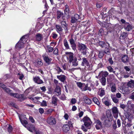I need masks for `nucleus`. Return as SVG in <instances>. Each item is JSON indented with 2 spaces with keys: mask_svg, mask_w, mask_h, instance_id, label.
<instances>
[{
  "mask_svg": "<svg viewBox=\"0 0 134 134\" xmlns=\"http://www.w3.org/2000/svg\"><path fill=\"white\" fill-rule=\"evenodd\" d=\"M78 50L83 55H86L88 49L86 46L82 43H79L77 45Z\"/></svg>",
  "mask_w": 134,
  "mask_h": 134,
  "instance_id": "f257e3e1",
  "label": "nucleus"
},
{
  "mask_svg": "<svg viewBox=\"0 0 134 134\" xmlns=\"http://www.w3.org/2000/svg\"><path fill=\"white\" fill-rule=\"evenodd\" d=\"M26 39L25 38V36H23L20 39V41L16 44L15 47L16 48L20 49L24 47V44L26 42Z\"/></svg>",
  "mask_w": 134,
  "mask_h": 134,
  "instance_id": "f03ea898",
  "label": "nucleus"
},
{
  "mask_svg": "<svg viewBox=\"0 0 134 134\" xmlns=\"http://www.w3.org/2000/svg\"><path fill=\"white\" fill-rule=\"evenodd\" d=\"M101 119L103 121L104 124L105 126L107 127H109L111 125V121L109 119H108L105 116H103L101 118Z\"/></svg>",
  "mask_w": 134,
  "mask_h": 134,
  "instance_id": "7ed1b4c3",
  "label": "nucleus"
},
{
  "mask_svg": "<svg viewBox=\"0 0 134 134\" xmlns=\"http://www.w3.org/2000/svg\"><path fill=\"white\" fill-rule=\"evenodd\" d=\"M82 121L84 122V125L88 127L91 125L92 122L90 119L88 117H85L82 119Z\"/></svg>",
  "mask_w": 134,
  "mask_h": 134,
  "instance_id": "20e7f679",
  "label": "nucleus"
},
{
  "mask_svg": "<svg viewBox=\"0 0 134 134\" xmlns=\"http://www.w3.org/2000/svg\"><path fill=\"white\" fill-rule=\"evenodd\" d=\"M68 60L69 61L70 63L72 62L74 60V54L71 52H66L65 53Z\"/></svg>",
  "mask_w": 134,
  "mask_h": 134,
  "instance_id": "39448f33",
  "label": "nucleus"
},
{
  "mask_svg": "<svg viewBox=\"0 0 134 134\" xmlns=\"http://www.w3.org/2000/svg\"><path fill=\"white\" fill-rule=\"evenodd\" d=\"M82 62L81 65L82 66H85L88 68L90 67V64L87 59L85 57L82 58Z\"/></svg>",
  "mask_w": 134,
  "mask_h": 134,
  "instance_id": "423d86ee",
  "label": "nucleus"
},
{
  "mask_svg": "<svg viewBox=\"0 0 134 134\" xmlns=\"http://www.w3.org/2000/svg\"><path fill=\"white\" fill-rule=\"evenodd\" d=\"M111 110L114 117L115 118H117L118 116L119 112L118 108L117 107H114L112 108Z\"/></svg>",
  "mask_w": 134,
  "mask_h": 134,
  "instance_id": "0eeeda50",
  "label": "nucleus"
},
{
  "mask_svg": "<svg viewBox=\"0 0 134 134\" xmlns=\"http://www.w3.org/2000/svg\"><path fill=\"white\" fill-rule=\"evenodd\" d=\"M44 60L48 64H49L52 60V59L49 57L46 53L43 54L42 56Z\"/></svg>",
  "mask_w": 134,
  "mask_h": 134,
  "instance_id": "6e6552de",
  "label": "nucleus"
},
{
  "mask_svg": "<svg viewBox=\"0 0 134 134\" xmlns=\"http://www.w3.org/2000/svg\"><path fill=\"white\" fill-rule=\"evenodd\" d=\"M47 122L50 125L55 124L56 123L55 119L53 117L50 116L48 118Z\"/></svg>",
  "mask_w": 134,
  "mask_h": 134,
  "instance_id": "1a4fd4ad",
  "label": "nucleus"
},
{
  "mask_svg": "<svg viewBox=\"0 0 134 134\" xmlns=\"http://www.w3.org/2000/svg\"><path fill=\"white\" fill-rule=\"evenodd\" d=\"M69 41L72 49L74 50H75L76 49V44L75 43V41L72 38L70 39Z\"/></svg>",
  "mask_w": 134,
  "mask_h": 134,
  "instance_id": "9d476101",
  "label": "nucleus"
},
{
  "mask_svg": "<svg viewBox=\"0 0 134 134\" xmlns=\"http://www.w3.org/2000/svg\"><path fill=\"white\" fill-rule=\"evenodd\" d=\"M33 80L35 83L38 84H40L43 83V81L40 79V78L38 76H36L33 77Z\"/></svg>",
  "mask_w": 134,
  "mask_h": 134,
  "instance_id": "9b49d317",
  "label": "nucleus"
},
{
  "mask_svg": "<svg viewBox=\"0 0 134 134\" xmlns=\"http://www.w3.org/2000/svg\"><path fill=\"white\" fill-rule=\"evenodd\" d=\"M54 43V42H52L49 45H47L46 46V49L47 52L51 53L54 50L53 48V47H52L51 46H52V44Z\"/></svg>",
  "mask_w": 134,
  "mask_h": 134,
  "instance_id": "f8f14e48",
  "label": "nucleus"
},
{
  "mask_svg": "<svg viewBox=\"0 0 134 134\" xmlns=\"http://www.w3.org/2000/svg\"><path fill=\"white\" fill-rule=\"evenodd\" d=\"M124 27L125 30L127 31H130L133 28L132 26L127 22L125 23Z\"/></svg>",
  "mask_w": 134,
  "mask_h": 134,
  "instance_id": "ddd939ff",
  "label": "nucleus"
},
{
  "mask_svg": "<svg viewBox=\"0 0 134 134\" xmlns=\"http://www.w3.org/2000/svg\"><path fill=\"white\" fill-rule=\"evenodd\" d=\"M110 87L111 88V91L113 92H115L116 90V85L113 83H111L110 84Z\"/></svg>",
  "mask_w": 134,
  "mask_h": 134,
  "instance_id": "4468645a",
  "label": "nucleus"
},
{
  "mask_svg": "<svg viewBox=\"0 0 134 134\" xmlns=\"http://www.w3.org/2000/svg\"><path fill=\"white\" fill-rule=\"evenodd\" d=\"M54 92L57 96L60 95L61 94V88L59 86H57L55 89Z\"/></svg>",
  "mask_w": 134,
  "mask_h": 134,
  "instance_id": "2eb2a0df",
  "label": "nucleus"
},
{
  "mask_svg": "<svg viewBox=\"0 0 134 134\" xmlns=\"http://www.w3.org/2000/svg\"><path fill=\"white\" fill-rule=\"evenodd\" d=\"M34 65L37 67H39L42 66L43 65V63L40 59L37 60L34 62Z\"/></svg>",
  "mask_w": 134,
  "mask_h": 134,
  "instance_id": "dca6fc26",
  "label": "nucleus"
},
{
  "mask_svg": "<svg viewBox=\"0 0 134 134\" xmlns=\"http://www.w3.org/2000/svg\"><path fill=\"white\" fill-rule=\"evenodd\" d=\"M96 127L97 129L99 130L102 128V125L101 122L99 120H97L96 121Z\"/></svg>",
  "mask_w": 134,
  "mask_h": 134,
  "instance_id": "f3484780",
  "label": "nucleus"
},
{
  "mask_svg": "<svg viewBox=\"0 0 134 134\" xmlns=\"http://www.w3.org/2000/svg\"><path fill=\"white\" fill-rule=\"evenodd\" d=\"M81 89L82 91H85L87 90H89L90 91L91 90V88L90 87H88V84H85V83H83V86L82 88H81Z\"/></svg>",
  "mask_w": 134,
  "mask_h": 134,
  "instance_id": "a211bd4d",
  "label": "nucleus"
},
{
  "mask_svg": "<svg viewBox=\"0 0 134 134\" xmlns=\"http://www.w3.org/2000/svg\"><path fill=\"white\" fill-rule=\"evenodd\" d=\"M57 77L61 81L64 82L66 79V77L64 75H57Z\"/></svg>",
  "mask_w": 134,
  "mask_h": 134,
  "instance_id": "6ab92c4d",
  "label": "nucleus"
},
{
  "mask_svg": "<svg viewBox=\"0 0 134 134\" xmlns=\"http://www.w3.org/2000/svg\"><path fill=\"white\" fill-rule=\"evenodd\" d=\"M63 44L66 49H70L69 45L66 38L63 41Z\"/></svg>",
  "mask_w": 134,
  "mask_h": 134,
  "instance_id": "aec40b11",
  "label": "nucleus"
},
{
  "mask_svg": "<svg viewBox=\"0 0 134 134\" xmlns=\"http://www.w3.org/2000/svg\"><path fill=\"white\" fill-rule=\"evenodd\" d=\"M122 61L124 63H126L129 61V58L128 56L126 55H124L121 59Z\"/></svg>",
  "mask_w": 134,
  "mask_h": 134,
  "instance_id": "412c9836",
  "label": "nucleus"
},
{
  "mask_svg": "<svg viewBox=\"0 0 134 134\" xmlns=\"http://www.w3.org/2000/svg\"><path fill=\"white\" fill-rule=\"evenodd\" d=\"M56 29V31L58 33L62 32L63 29L60 25H56L55 26Z\"/></svg>",
  "mask_w": 134,
  "mask_h": 134,
  "instance_id": "4be33fe9",
  "label": "nucleus"
},
{
  "mask_svg": "<svg viewBox=\"0 0 134 134\" xmlns=\"http://www.w3.org/2000/svg\"><path fill=\"white\" fill-rule=\"evenodd\" d=\"M98 94L100 96L102 97L105 94V91L103 88H100L99 89Z\"/></svg>",
  "mask_w": 134,
  "mask_h": 134,
  "instance_id": "5701e85b",
  "label": "nucleus"
},
{
  "mask_svg": "<svg viewBox=\"0 0 134 134\" xmlns=\"http://www.w3.org/2000/svg\"><path fill=\"white\" fill-rule=\"evenodd\" d=\"M127 85L130 88H133L134 87V81L131 80L130 81L128 82Z\"/></svg>",
  "mask_w": 134,
  "mask_h": 134,
  "instance_id": "b1692460",
  "label": "nucleus"
},
{
  "mask_svg": "<svg viewBox=\"0 0 134 134\" xmlns=\"http://www.w3.org/2000/svg\"><path fill=\"white\" fill-rule=\"evenodd\" d=\"M63 131L65 132H67L70 129V127L68 125H65L62 127Z\"/></svg>",
  "mask_w": 134,
  "mask_h": 134,
  "instance_id": "393cba45",
  "label": "nucleus"
},
{
  "mask_svg": "<svg viewBox=\"0 0 134 134\" xmlns=\"http://www.w3.org/2000/svg\"><path fill=\"white\" fill-rule=\"evenodd\" d=\"M104 55V51H98V57L101 59L102 58Z\"/></svg>",
  "mask_w": 134,
  "mask_h": 134,
  "instance_id": "a878e982",
  "label": "nucleus"
},
{
  "mask_svg": "<svg viewBox=\"0 0 134 134\" xmlns=\"http://www.w3.org/2000/svg\"><path fill=\"white\" fill-rule=\"evenodd\" d=\"M97 43L102 48H104L107 45L105 42L102 41H99Z\"/></svg>",
  "mask_w": 134,
  "mask_h": 134,
  "instance_id": "bb28decb",
  "label": "nucleus"
},
{
  "mask_svg": "<svg viewBox=\"0 0 134 134\" xmlns=\"http://www.w3.org/2000/svg\"><path fill=\"white\" fill-rule=\"evenodd\" d=\"M58 101V99L54 96H53L52 98V102L53 104L55 105H57V103Z\"/></svg>",
  "mask_w": 134,
  "mask_h": 134,
  "instance_id": "cd10ccee",
  "label": "nucleus"
},
{
  "mask_svg": "<svg viewBox=\"0 0 134 134\" xmlns=\"http://www.w3.org/2000/svg\"><path fill=\"white\" fill-rule=\"evenodd\" d=\"M77 58L76 57H74V60L71 62L73 66H76L78 65V63L77 62Z\"/></svg>",
  "mask_w": 134,
  "mask_h": 134,
  "instance_id": "c85d7f7f",
  "label": "nucleus"
},
{
  "mask_svg": "<svg viewBox=\"0 0 134 134\" xmlns=\"http://www.w3.org/2000/svg\"><path fill=\"white\" fill-rule=\"evenodd\" d=\"M102 77H105V78L108 75V72L107 71H102L100 73Z\"/></svg>",
  "mask_w": 134,
  "mask_h": 134,
  "instance_id": "c756f323",
  "label": "nucleus"
},
{
  "mask_svg": "<svg viewBox=\"0 0 134 134\" xmlns=\"http://www.w3.org/2000/svg\"><path fill=\"white\" fill-rule=\"evenodd\" d=\"M106 79L105 77H102L100 79V81L102 85L103 86H105L106 83Z\"/></svg>",
  "mask_w": 134,
  "mask_h": 134,
  "instance_id": "7c9ffc66",
  "label": "nucleus"
},
{
  "mask_svg": "<svg viewBox=\"0 0 134 134\" xmlns=\"http://www.w3.org/2000/svg\"><path fill=\"white\" fill-rule=\"evenodd\" d=\"M106 117L108 119H111L112 117V114L110 111H107L106 114Z\"/></svg>",
  "mask_w": 134,
  "mask_h": 134,
  "instance_id": "2f4dec72",
  "label": "nucleus"
},
{
  "mask_svg": "<svg viewBox=\"0 0 134 134\" xmlns=\"http://www.w3.org/2000/svg\"><path fill=\"white\" fill-rule=\"evenodd\" d=\"M127 34L126 33L124 32L120 36V38L121 39H125L127 36Z\"/></svg>",
  "mask_w": 134,
  "mask_h": 134,
  "instance_id": "473e14b6",
  "label": "nucleus"
},
{
  "mask_svg": "<svg viewBox=\"0 0 134 134\" xmlns=\"http://www.w3.org/2000/svg\"><path fill=\"white\" fill-rule=\"evenodd\" d=\"M21 123L25 127H27L26 126V125L28 123L27 121L25 120H20Z\"/></svg>",
  "mask_w": 134,
  "mask_h": 134,
  "instance_id": "72a5a7b5",
  "label": "nucleus"
},
{
  "mask_svg": "<svg viewBox=\"0 0 134 134\" xmlns=\"http://www.w3.org/2000/svg\"><path fill=\"white\" fill-rule=\"evenodd\" d=\"M84 101L86 103L88 104H90L91 103V100L88 98H86L85 99Z\"/></svg>",
  "mask_w": 134,
  "mask_h": 134,
  "instance_id": "f704fd0d",
  "label": "nucleus"
},
{
  "mask_svg": "<svg viewBox=\"0 0 134 134\" xmlns=\"http://www.w3.org/2000/svg\"><path fill=\"white\" fill-rule=\"evenodd\" d=\"M36 38L37 41H40L41 40V35L39 34H38L36 36Z\"/></svg>",
  "mask_w": 134,
  "mask_h": 134,
  "instance_id": "c9c22d12",
  "label": "nucleus"
},
{
  "mask_svg": "<svg viewBox=\"0 0 134 134\" xmlns=\"http://www.w3.org/2000/svg\"><path fill=\"white\" fill-rule=\"evenodd\" d=\"M60 23L63 28H67V25L66 23V22L65 21H63Z\"/></svg>",
  "mask_w": 134,
  "mask_h": 134,
  "instance_id": "e433bc0d",
  "label": "nucleus"
},
{
  "mask_svg": "<svg viewBox=\"0 0 134 134\" xmlns=\"http://www.w3.org/2000/svg\"><path fill=\"white\" fill-rule=\"evenodd\" d=\"M93 100L94 102L98 105H99V102L97 98L96 97H94L93 98Z\"/></svg>",
  "mask_w": 134,
  "mask_h": 134,
  "instance_id": "4c0bfd02",
  "label": "nucleus"
},
{
  "mask_svg": "<svg viewBox=\"0 0 134 134\" xmlns=\"http://www.w3.org/2000/svg\"><path fill=\"white\" fill-rule=\"evenodd\" d=\"M19 117L20 120H23V119L25 120V119H26V115L25 114H22L20 115H19Z\"/></svg>",
  "mask_w": 134,
  "mask_h": 134,
  "instance_id": "58836bf2",
  "label": "nucleus"
},
{
  "mask_svg": "<svg viewBox=\"0 0 134 134\" xmlns=\"http://www.w3.org/2000/svg\"><path fill=\"white\" fill-rule=\"evenodd\" d=\"M77 21H80L79 20L81 18L79 15L77 14H75L74 16H73Z\"/></svg>",
  "mask_w": 134,
  "mask_h": 134,
  "instance_id": "ea45409f",
  "label": "nucleus"
},
{
  "mask_svg": "<svg viewBox=\"0 0 134 134\" xmlns=\"http://www.w3.org/2000/svg\"><path fill=\"white\" fill-rule=\"evenodd\" d=\"M54 69L57 71V73L58 74L62 71V69L59 66H57Z\"/></svg>",
  "mask_w": 134,
  "mask_h": 134,
  "instance_id": "a19ab883",
  "label": "nucleus"
},
{
  "mask_svg": "<svg viewBox=\"0 0 134 134\" xmlns=\"http://www.w3.org/2000/svg\"><path fill=\"white\" fill-rule=\"evenodd\" d=\"M10 95L12 96H13L14 97L17 98L18 95V93H13L12 92L10 93Z\"/></svg>",
  "mask_w": 134,
  "mask_h": 134,
  "instance_id": "79ce46f5",
  "label": "nucleus"
},
{
  "mask_svg": "<svg viewBox=\"0 0 134 134\" xmlns=\"http://www.w3.org/2000/svg\"><path fill=\"white\" fill-rule=\"evenodd\" d=\"M77 21L75 18L72 16L71 17V22L72 23H76Z\"/></svg>",
  "mask_w": 134,
  "mask_h": 134,
  "instance_id": "37998d69",
  "label": "nucleus"
},
{
  "mask_svg": "<svg viewBox=\"0 0 134 134\" xmlns=\"http://www.w3.org/2000/svg\"><path fill=\"white\" fill-rule=\"evenodd\" d=\"M26 128L29 131L31 132H32L35 131V127L34 126H32L31 127V126H30V127Z\"/></svg>",
  "mask_w": 134,
  "mask_h": 134,
  "instance_id": "c03bdc74",
  "label": "nucleus"
},
{
  "mask_svg": "<svg viewBox=\"0 0 134 134\" xmlns=\"http://www.w3.org/2000/svg\"><path fill=\"white\" fill-rule=\"evenodd\" d=\"M47 105V102L46 101L43 100L42 102L41 103V105L43 107H46Z\"/></svg>",
  "mask_w": 134,
  "mask_h": 134,
  "instance_id": "a18cd8bd",
  "label": "nucleus"
},
{
  "mask_svg": "<svg viewBox=\"0 0 134 134\" xmlns=\"http://www.w3.org/2000/svg\"><path fill=\"white\" fill-rule=\"evenodd\" d=\"M7 129L8 132L9 133L11 132L13 130L12 127L11 125H9Z\"/></svg>",
  "mask_w": 134,
  "mask_h": 134,
  "instance_id": "49530a36",
  "label": "nucleus"
},
{
  "mask_svg": "<svg viewBox=\"0 0 134 134\" xmlns=\"http://www.w3.org/2000/svg\"><path fill=\"white\" fill-rule=\"evenodd\" d=\"M18 97H17V98L18 99H24L25 98L24 97V95L23 94H19L18 93Z\"/></svg>",
  "mask_w": 134,
  "mask_h": 134,
  "instance_id": "de8ad7c7",
  "label": "nucleus"
},
{
  "mask_svg": "<svg viewBox=\"0 0 134 134\" xmlns=\"http://www.w3.org/2000/svg\"><path fill=\"white\" fill-rule=\"evenodd\" d=\"M104 104L105 105L107 106H109V105H111V103L108 100L104 102Z\"/></svg>",
  "mask_w": 134,
  "mask_h": 134,
  "instance_id": "09e8293b",
  "label": "nucleus"
},
{
  "mask_svg": "<svg viewBox=\"0 0 134 134\" xmlns=\"http://www.w3.org/2000/svg\"><path fill=\"white\" fill-rule=\"evenodd\" d=\"M52 112V110L51 109H49L45 112V113L47 114H49L51 113Z\"/></svg>",
  "mask_w": 134,
  "mask_h": 134,
  "instance_id": "8fccbe9b",
  "label": "nucleus"
},
{
  "mask_svg": "<svg viewBox=\"0 0 134 134\" xmlns=\"http://www.w3.org/2000/svg\"><path fill=\"white\" fill-rule=\"evenodd\" d=\"M112 100L113 102L115 103H118L119 100L116 97H114L112 98Z\"/></svg>",
  "mask_w": 134,
  "mask_h": 134,
  "instance_id": "3c124183",
  "label": "nucleus"
},
{
  "mask_svg": "<svg viewBox=\"0 0 134 134\" xmlns=\"http://www.w3.org/2000/svg\"><path fill=\"white\" fill-rule=\"evenodd\" d=\"M58 50L57 48H55V49L53 52V53L56 55H58Z\"/></svg>",
  "mask_w": 134,
  "mask_h": 134,
  "instance_id": "603ef678",
  "label": "nucleus"
},
{
  "mask_svg": "<svg viewBox=\"0 0 134 134\" xmlns=\"http://www.w3.org/2000/svg\"><path fill=\"white\" fill-rule=\"evenodd\" d=\"M83 83H82L81 82H78L77 83V86L81 89L83 86Z\"/></svg>",
  "mask_w": 134,
  "mask_h": 134,
  "instance_id": "864d4df0",
  "label": "nucleus"
},
{
  "mask_svg": "<svg viewBox=\"0 0 134 134\" xmlns=\"http://www.w3.org/2000/svg\"><path fill=\"white\" fill-rule=\"evenodd\" d=\"M52 35V37L54 39H56L58 37V35L54 32L53 33Z\"/></svg>",
  "mask_w": 134,
  "mask_h": 134,
  "instance_id": "5fc2aeb1",
  "label": "nucleus"
},
{
  "mask_svg": "<svg viewBox=\"0 0 134 134\" xmlns=\"http://www.w3.org/2000/svg\"><path fill=\"white\" fill-rule=\"evenodd\" d=\"M108 60L111 65H112L113 64V61L111 58H109Z\"/></svg>",
  "mask_w": 134,
  "mask_h": 134,
  "instance_id": "6e6d98bb",
  "label": "nucleus"
},
{
  "mask_svg": "<svg viewBox=\"0 0 134 134\" xmlns=\"http://www.w3.org/2000/svg\"><path fill=\"white\" fill-rule=\"evenodd\" d=\"M32 89L31 88H29L26 89L25 91V92L27 94L29 93L30 91H31Z\"/></svg>",
  "mask_w": 134,
  "mask_h": 134,
  "instance_id": "4d7b16f0",
  "label": "nucleus"
},
{
  "mask_svg": "<svg viewBox=\"0 0 134 134\" xmlns=\"http://www.w3.org/2000/svg\"><path fill=\"white\" fill-rule=\"evenodd\" d=\"M5 91L7 93L10 95V93H11V90L9 88H6L5 89Z\"/></svg>",
  "mask_w": 134,
  "mask_h": 134,
  "instance_id": "13d9d810",
  "label": "nucleus"
},
{
  "mask_svg": "<svg viewBox=\"0 0 134 134\" xmlns=\"http://www.w3.org/2000/svg\"><path fill=\"white\" fill-rule=\"evenodd\" d=\"M107 68L108 71L110 72H112L113 71V69L110 66H108L107 67Z\"/></svg>",
  "mask_w": 134,
  "mask_h": 134,
  "instance_id": "bf43d9fd",
  "label": "nucleus"
},
{
  "mask_svg": "<svg viewBox=\"0 0 134 134\" xmlns=\"http://www.w3.org/2000/svg\"><path fill=\"white\" fill-rule=\"evenodd\" d=\"M71 103L72 104H75L76 102V99L74 98H72L71 101Z\"/></svg>",
  "mask_w": 134,
  "mask_h": 134,
  "instance_id": "052dcab7",
  "label": "nucleus"
},
{
  "mask_svg": "<svg viewBox=\"0 0 134 134\" xmlns=\"http://www.w3.org/2000/svg\"><path fill=\"white\" fill-rule=\"evenodd\" d=\"M104 53H105L107 55H109L110 54V52H109V49H107L104 51Z\"/></svg>",
  "mask_w": 134,
  "mask_h": 134,
  "instance_id": "680f3d73",
  "label": "nucleus"
},
{
  "mask_svg": "<svg viewBox=\"0 0 134 134\" xmlns=\"http://www.w3.org/2000/svg\"><path fill=\"white\" fill-rule=\"evenodd\" d=\"M63 15V14L62 13H61L60 12H58V14L57 16V18L58 19L60 18Z\"/></svg>",
  "mask_w": 134,
  "mask_h": 134,
  "instance_id": "e2e57ef3",
  "label": "nucleus"
},
{
  "mask_svg": "<svg viewBox=\"0 0 134 134\" xmlns=\"http://www.w3.org/2000/svg\"><path fill=\"white\" fill-rule=\"evenodd\" d=\"M120 107L122 109H124L126 107V106L124 104H121L120 105Z\"/></svg>",
  "mask_w": 134,
  "mask_h": 134,
  "instance_id": "0e129e2a",
  "label": "nucleus"
},
{
  "mask_svg": "<svg viewBox=\"0 0 134 134\" xmlns=\"http://www.w3.org/2000/svg\"><path fill=\"white\" fill-rule=\"evenodd\" d=\"M102 4L101 3H97L96 4V6L97 8H101L102 6Z\"/></svg>",
  "mask_w": 134,
  "mask_h": 134,
  "instance_id": "69168bd1",
  "label": "nucleus"
},
{
  "mask_svg": "<svg viewBox=\"0 0 134 134\" xmlns=\"http://www.w3.org/2000/svg\"><path fill=\"white\" fill-rule=\"evenodd\" d=\"M84 113V112L83 111H81L79 114V116L80 118H81L82 116Z\"/></svg>",
  "mask_w": 134,
  "mask_h": 134,
  "instance_id": "338daca9",
  "label": "nucleus"
},
{
  "mask_svg": "<svg viewBox=\"0 0 134 134\" xmlns=\"http://www.w3.org/2000/svg\"><path fill=\"white\" fill-rule=\"evenodd\" d=\"M108 98L105 97H104L102 99V101L103 103L108 100Z\"/></svg>",
  "mask_w": 134,
  "mask_h": 134,
  "instance_id": "774afa93",
  "label": "nucleus"
}]
</instances>
